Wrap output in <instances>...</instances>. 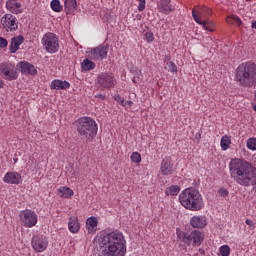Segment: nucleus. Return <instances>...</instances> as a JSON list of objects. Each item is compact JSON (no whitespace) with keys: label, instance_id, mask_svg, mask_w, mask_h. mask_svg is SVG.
<instances>
[{"label":"nucleus","instance_id":"f257e3e1","mask_svg":"<svg viewBox=\"0 0 256 256\" xmlns=\"http://www.w3.org/2000/svg\"><path fill=\"white\" fill-rule=\"evenodd\" d=\"M229 171L235 183L242 187H253L252 191L256 193V167L252 163L238 158L232 159Z\"/></svg>","mask_w":256,"mask_h":256},{"label":"nucleus","instance_id":"f03ea898","mask_svg":"<svg viewBox=\"0 0 256 256\" xmlns=\"http://www.w3.org/2000/svg\"><path fill=\"white\" fill-rule=\"evenodd\" d=\"M127 241L119 230L104 232L99 238L98 256H125Z\"/></svg>","mask_w":256,"mask_h":256},{"label":"nucleus","instance_id":"7ed1b4c3","mask_svg":"<svg viewBox=\"0 0 256 256\" xmlns=\"http://www.w3.org/2000/svg\"><path fill=\"white\" fill-rule=\"evenodd\" d=\"M235 78L241 87H255L256 64L253 62L240 64L236 69Z\"/></svg>","mask_w":256,"mask_h":256},{"label":"nucleus","instance_id":"20e7f679","mask_svg":"<svg viewBox=\"0 0 256 256\" xmlns=\"http://www.w3.org/2000/svg\"><path fill=\"white\" fill-rule=\"evenodd\" d=\"M179 202L188 211H201L205 207L201 193L195 188H187L182 191L179 195Z\"/></svg>","mask_w":256,"mask_h":256},{"label":"nucleus","instance_id":"39448f33","mask_svg":"<svg viewBox=\"0 0 256 256\" xmlns=\"http://www.w3.org/2000/svg\"><path fill=\"white\" fill-rule=\"evenodd\" d=\"M78 134L82 139H87L91 141L97 136V122L91 117H82L75 121L74 123Z\"/></svg>","mask_w":256,"mask_h":256},{"label":"nucleus","instance_id":"423d86ee","mask_svg":"<svg viewBox=\"0 0 256 256\" xmlns=\"http://www.w3.org/2000/svg\"><path fill=\"white\" fill-rule=\"evenodd\" d=\"M42 45L47 53H57L59 51V38L55 33L48 32L42 38Z\"/></svg>","mask_w":256,"mask_h":256},{"label":"nucleus","instance_id":"0eeeda50","mask_svg":"<svg viewBox=\"0 0 256 256\" xmlns=\"http://www.w3.org/2000/svg\"><path fill=\"white\" fill-rule=\"evenodd\" d=\"M0 75L6 81H15L19 77L17 68H15V65L11 62L0 63Z\"/></svg>","mask_w":256,"mask_h":256},{"label":"nucleus","instance_id":"6e6552de","mask_svg":"<svg viewBox=\"0 0 256 256\" xmlns=\"http://www.w3.org/2000/svg\"><path fill=\"white\" fill-rule=\"evenodd\" d=\"M23 227L31 229L37 225L38 217L33 210H24L19 214Z\"/></svg>","mask_w":256,"mask_h":256},{"label":"nucleus","instance_id":"1a4fd4ad","mask_svg":"<svg viewBox=\"0 0 256 256\" xmlns=\"http://www.w3.org/2000/svg\"><path fill=\"white\" fill-rule=\"evenodd\" d=\"M107 53H109V47L105 44H101L98 47L92 48L89 52V56L93 61H103V59H107Z\"/></svg>","mask_w":256,"mask_h":256},{"label":"nucleus","instance_id":"9d476101","mask_svg":"<svg viewBox=\"0 0 256 256\" xmlns=\"http://www.w3.org/2000/svg\"><path fill=\"white\" fill-rule=\"evenodd\" d=\"M1 24L6 31H17L19 29V21H17V17L13 16V14H5L1 18Z\"/></svg>","mask_w":256,"mask_h":256},{"label":"nucleus","instance_id":"9b49d317","mask_svg":"<svg viewBox=\"0 0 256 256\" xmlns=\"http://www.w3.org/2000/svg\"><path fill=\"white\" fill-rule=\"evenodd\" d=\"M31 244L34 251H37V253H43V251L47 249L49 242H47V238L43 236H33Z\"/></svg>","mask_w":256,"mask_h":256},{"label":"nucleus","instance_id":"f8f14e48","mask_svg":"<svg viewBox=\"0 0 256 256\" xmlns=\"http://www.w3.org/2000/svg\"><path fill=\"white\" fill-rule=\"evenodd\" d=\"M98 83L103 89H111L115 87V78L110 74H102L98 77Z\"/></svg>","mask_w":256,"mask_h":256},{"label":"nucleus","instance_id":"ddd939ff","mask_svg":"<svg viewBox=\"0 0 256 256\" xmlns=\"http://www.w3.org/2000/svg\"><path fill=\"white\" fill-rule=\"evenodd\" d=\"M18 67L23 75H37V69H35V66L27 61L19 62Z\"/></svg>","mask_w":256,"mask_h":256},{"label":"nucleus","instance_id":"4468645a","mask_svg":"<svg viewBox=\"0 0 256 256\" xmlns=\"http://www.w3.org/2000/svg\"><path fill=\"white\" fill-rule=\"evenodd\" d=\"M190 225L194 229H205L207 227V218L205 216H193Z\"/></svg>","mask_w":256,"mask_h":256},{"label":"nucleus","instance_id":"2eb2a0df","mask_svg":"<svg viewBox=\"0 0 256 256\" xmlns=\"http://www.w3.org/2000/svg\"><path fill=\"white\" fill-rule=\"evenodd\" d=\"M3 181L4 183H10L11 185H19V183H21V174L18 172H7Z\"/></svg>","mask_w":256,"mask_h":256},{"label":"nucleus","instance_id":"dca6fc26","mask_svg":"<svg viewBox=\"0 0 256 256\" xmlns=\"http://www.w3.org/2000/svg\"><path fill=\"white\" fill-rule=\"evenodd\" d=\"M6 9H8L10 13H14L15 15L23 13L22 5L17 0H8L6 2Z\"/></svg>","mask_w":256,"mask_h":256},{"label":"nucleus","instance_id":"f3484780","mask_svg":"<svg viewBox=\"0 0 256 256\" xmlns=\"http://www.w3.org/2000/svg\"><path fill=\"white\" fill-rule=\"evenodd\" d=\"M24 41H25V38L22 35L13 37L10 42V48H9L10 53L12 54L17 53V51H19V46L23 45Z\"/></svg>","mask_w":256,"mask_h":256},{"label":"nucleus","instance_id":"a211bd4d","mask_svg":"<svg viewBox=\"0 0 256 256\" xmlns=\"http://www.w3.org/2000/svg\"><path fill=\"white\" fill-rule=\"evenodd\" d=\"M203 239H205V237L201 231L193 230L191 232V245H193V247H199V245L203 243Z\"/></svg>","mask_w":256,"mask_h":256},{"label":"nucleus","instance_id":"6ab92c4d","mask_svg":"<svg viewBox=\"0 0 256 256\" xmlns=\"http://www.w3.org/2000/svg\"><path fill=\"white\" fill-rule=\"evenodd\" d=\"M172 11H175V6L171 4V0H160V12L164 15H169Z\"/></svg>","mask_w":256,"mask_h":256},{"label":"nucleus","instance_id":"aec40b11","mask_svg":"<svg viewBox=\"0 0 256 256\" xmlns=\"http://www.w3.org/2000/svg\"><path fill=\"white\" fill-rule=\"evenodd\" d=\"M178 239L185 245L191 246V232H182L180 229L176 230Z\"/></svg>","mask_w":256,"mask_h":256},{"label":"nucleus","instance_id":"412c9836","mask_svg":"<svg viewBox=\"0 0 256 256\" xmlns=\"http://www.w3.org/2000/svg\"><path fill=\"white\" fill-rule=\"evenodd\" d=\"M160 169L162 175H171L173 173V164L168 159H163Z\"/></svg>","mask_w":256,"mask_h":256},{"label":"nucleus","instance_id":"4be33fe9","mask_svg":"<svg viewBox=\"0 0 256 256\" xmlns=\"http://www.w3.org/2000/svg\"><path fill=\"white\" fill-rule=\"evenodd\" d=\"M68 229L71 233H79L81 226L77 217H70L68 222Z\"/></svg>","mask_w":256,"mask_h":256},{"label":"nucleus","instance_id":"5701e85b","mask_svg":"<svg viewBox=\"0 0 256 256\" xmlns=\"http://www.w3.org/2000/svg\"><path fill=\"white\" fill-rule=\"evenodd\" d=\"M69 87H71V84L67 81H63V80H53L50 88L51 89H69Z\"/></svg>","mask_w":256,"mask_h":256},{"label":"nucleus","instance_id":"b1692460","mask_svg":"<svg viewBox=\"0 0 256 256\" xmlns=\"http://www.w3.org/2000/svg\"><path fill=\"white\" fill-rule=\"evenodd\" d=\"M64 9L69 15V13H75L77 11V0H65Z\"/></svg>","mask_w":256,"mask_h":256},{"label":"nucleus","instance_id":"393cba45","mask_svg":"<svg viewBox=\"0 0 256 256\" xmlns=\"http://www.w3.org/2000/svg\"><path fill=\"white\" fill-rule=\"evenodd\" d=\"M58 195H59V197H64L65 199H69V198L73 197L74 192L71 188L61 187L58 189Z\"/></svg>","mask_w":256,"mask_h":256},{"label":"nucleus","instance_id":"a878e982","mask_svg":"<svg viewBox=\"0 0 256 256\" xmlns=\"http://www.w3.org/2000/svg\"><path fill=\"white\" fill-rule=\"evenodd\" d=\"M81 67L83 71H92V69H95V62L85 58L81 63Z\"/></svg>","mask_w":256,"mask_h":256},{"label":"nucleus","instance_id":"bb28decb","mask_svg":"<svg viewBox=\"0 0 256 256\" xmlns=\"http://www.w3.org/2000/svg\"><path fill=\"white\" fill-rule=\"evenodd\" d=\"M226 22L229 25H238V27H241V25H243V21H241V18H239V16L236 15L227 17Z\"/></svg>","mask_w":256,"mask_h":256},{"label":"nucleus","instance_id":"cd10ccee","mask_svg":"<svg viewBox=\"0 0 256 256\" xmlns=\"http://www.w3.org/2000/svg\"><path fill=\"white\" fill-rule=\"evenodd\" d=\"M221 148L223 151H227L229 149V145H231V137L229 136H223L221 138V142H220Z\"/></svg>","mask_w":256,"mask_h":256},{"label":"nucleus","instance_id":"c85d7f7f","mask_svg":"<svg viewBox=\"0 0 256 256\" xmlns=\"http://www.w3.org/2000/svg\"><path fill=\"white\" fill-rule=\"evenodd\" d=\"M51 9L55 11V13H61L63 11V6H61V2L59 0L51 1Z\"/></svg>","mask_w":256,"mask_h":256},{"label":"nucleus","instance_id":"c756f323","mask_svg":"<svg viewBox=\"0 0 256 256\" xmlns=\"http://www.w3.org/2000/svg\"><path fill=\"white\" fill-rule=\"evenodd\" d=\"M97 217H90L87 222H86V227L88 229V231H91V229H95V227H97Z\"/></svg>","mask_w":256,"mask_h":256},{"label":"nucleus","instance_id":"7c9ffc66","mask_svg":"<svg viewBox=\"0 0 256 256\" xmlns=\"http://www.w3.org/2000/svg\"><path fill=\"white\" fill-rule=\"evenodd\" d=\"M200 25H202L206 31H215V24L211 20L202 21Z\"/></svg>","mask_w":256,"mask_h":256},{"label":"nucleus","instance_id":"2f4dec72","mask_svg":"<svg viewBox=\"0 0 256 256\" xmlns=\"http://www.w3.org/2000/svg\"><path fill=\"white\" fill-rule=\"evenodd\" d=\"M181 188L177 185H172L166 190V195H179Z\"/></svg>","mask_w":256,"mask_h":256},{"label":"nucleus","instance_id":"473e14b6","mask_svg":"<svg viewBox=\"0 0 256 256\" xmlns=\"http://www.w3.org/2000/svg\"><path fill=\"white\" fill-rule=\"evenodd\" d=\"M246 145L250 151H256V138L248 139Z\"/></svg>","mask_w":256,"mask_h":256},{"label":"nucleus","instance_id":"72a5a7b5","mask_svg":"<svg viewBox=\"0 0 256 256\" xmlns=\"http://www.w3.org/2000/svg\"><path fill=\"white\" fill-rule=\"evenodd\" d=\"M231 254V248L228 245H223L220 247V255L229 256Z\"/></svg>","mask_w":256,"mask_h":256},{"label":"nucleus","instance_id":"f704fd0d","mask_svg":"<svg viewBox=\"0 0 256 256\" xmlns=\"http://www.w3.org/2000/svg\"><path fill=\"white\" fill-rule=\"evenodd\" d=\"M133 75V83H139V81H141V70L136 68L135 70H133Z\"/></svg>","mask_w":256,"mask_h":256},{"label":"nucleus","instance_id":"c9c22d12","mask_svg":"<svg viewBox=\"0 0 256 256\" xmlns=\"http://www.w3.org/2000/svg\"><path fill=\"white\" fill-rule=\"evenodd\" d=\"M130 159L132 163H141V154L139 152H133Z\"/></svg>","mask_w":256,"mask_h":256},{"label":"nucleus","instance_id":"e433bc0d","mask_svg":"<svg viewBox=\"0 0 256 256\" xmlns=\"http://www.w3.org/2000/svg\"><path fill=\"white\" fill-rule=\"evenodd\" d=\"M145 39L147 43H153V41H155V36L153 35V32H146Z\"/></svg>","mask_w":256,"mask_h":256},{"label":"nucleus","instance_id":"4c0bfd02","mask_svg":"<svg viewBox=\"0 0 256 256\" xmlns=\"http://www.w3.org/2000/svg\"><path fill=\"white\" fill-rule=\"evenodd\" d=\"M167 67L172 73H177V65L174 62H167Z\"/></svg>","mask_w":256,"mask_h":256},{"label":"nucleus","instance_id":"58836bf2","mask_svg":"<svg viewBox=\"0 0 256 256\" xmlns=\"http://www.w3.org/2000/svg\"><path fill=\"white\" fill-rule=\"evenodd\" d=\"M9 45V42L4 37H0V48L5 49Z\"/></svg>","mask_w":256,"mask_h":256},{"label":"nucleus","instance_id":"ea45409f","mask_svg":"<svg viewBox=\"0 0 256 256\" xmlns=\"http://www.w3.org/2000/svg\"><path fill=\"white\" fill-rule=\"evenodd\" d=\"M192 17L194 19V21H196V23H198V25H201V23L203 22L199 16L195 13V11H192Z\"/></svg>","mask_w":256,"mask_h":256},{"label":"nucleus","instance_id":"a19ab883","mask_svg":"<svg viewBox=\"0 0 256 256\" xmlns=\"http://www.w3.org/2000/svg\"><path fill=\"white\" fill-rule=\"evenodd\" d=\"M219 194L221 195V197H227V195H229V190L225 188H221L219 190Z\"/></svg>","mask_w":256,"mask_h":256},{"label":"nucleus","instance_id":"79ce46f5","mask_svg":"<svg viewBox=\"0 0 256 256\" xmlns=\"http://www.w3.org/2000/svg\"><path fill=\"white\" fill-rule=\"evenodd\" d=\"M138 1H139L138 10L145 11V0H138Z\"/></svg>","mask_w":256,"mask_h":256},{"label":"nucleus","instance_id":"37998d69","mask_svg":"<svg viewBox=\"0 0 256 256\" xmlns=\"http://www.w3.org/2000/svg\"><path fill=\"white\" fill-rule=\"evenodd\" d=\"M131 105H133V101L123 100L122 107H131Z\"/></svg>","mask_w":256,"mask_h":256},{"label":"nucleus","instance_id":"c03bdc74","mask_svg":"<svg viewBox=\"0 0 256 256\" xmlns=\"http://www.w3.org/2000/svg\"><path fill=\"white\" fill-rule=\"evenodd\" d=\"M95 97L96 99H100L101 101H105V99H107V96H105V94H96Z\"/></svg>","mask_w":256,"mask_h":256},{"label":"nucleus","instance_id":"a18cd8bd","mask_svg":"<svg viewBox=\"0 0 256 256\" xmlns=\"http://www.w3.org/2000/svg\"><path fill=\"white\" fill-rule=\"evenodd\" d=\"M114 99L117 101V103H119L120 105H122V103H123V101H124V99L121 97V96H119V95H115L114 96Z\"/></svg>","mask_w":256,"mask_h":256},{"label":"nucleus","instance_id":"49530a36","mask_svg":"<svg viewBox=\"0 0 256 256\" xmlns=\"http://www.w3.org/2000/svg\"><path fill=\"white\" fill-rule=\"evenodd\" d=\"M246 225H249L252 229H255V222H253V220L247 219Z\"/></svg>","mask_w":256,"mask_h":256},{"label":"nucleus","instance_id":"de8ad7c7","mask_svg":"<svg viewBox=\"0 0 256 256\" xmlns=\"http://www.w3.org/2000/svg\"><path fill=\"white\" fill-rule=\"evenodd\" d=\"M252 29H256V21L252 22Z\"/></svg>","mask_w":256,"mask_h":256},{"label":"nucleus","instance_id":"09e8293b","mask_svg":"<svg viewBox=\"0 0 256 256\" xmlns=\"http://www.w3.org/2000/svg\"><path fill=\"white\" fill-rule=\"evenodd\" d=\"M253 109H254V111L256 112V104L254 105Z\"/></svg>","mask_w":256,"mask_h":256},{"label":"nucleus","instance_id":"8fccbe9b","mask_svg":"<svg viewBox=\"0 0 256 256\" xmlns=\"http://www.w3.org/2000/svg\"><path fill=\"white\" fill-rule=\"evenodd\" d=\"M254 97H255V99H256V90H255V92H254Z\"/></svg>","mask_w":256,"mask_h":256},{"label":"nucleus","instance_id":"3c124183","mask_svg":"<svg viewBox=\"0 0 256 256\" xmlns=\"http://www.w3.org/2000/svg\"><path fill=\"white\" fill-rule=\"evenodd\" d=\"M14 163H17V159H14Z\"/></svg>","mask_w":256,"mask_h":256},{"label":"nucleus","instance_id":"603ef678","mask_svg":"<svg viewBox=\"0 0 256 256\" xmlns=\"http://www.w3.org/2000/svg\"><path fill=\"white\" fill-rule=\"evenodd\" d=\"M246 1H251V0H246Z\"/></svg>","mask_w":256,"mask_h":256},{"label":"nucleus","instance_id":"864d4df0","mask_svg":"<svg viewBox=\"0 0 256 256\" xmlns=\"http://www.w3.org/2000/svg\"><path fill=\"white\" fill-rule=\"evenodd\" d=\"M0 89H1V84H0Z\"/></svg>","mask_w":256,"mask_h":256}]
</instances>
